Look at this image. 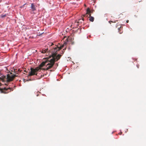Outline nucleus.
<instances>
[{
  "label": "nucleus",
  "instance_id": "obj_15",
  "mask_svg": "<svg viewBox=\"0 0 146 146\" xmlns=\"http://www.w3.org/2000/svg\"><path fill=\"white\" fill-rule=\"evenodd\" d=\"M82 20V21H84V18H83Z\"/></svg>",
  "mask_w": 146,
  "mask_h": 146
},
{
  "label": "nucleus",
  "instance_id": "obj_6",
  "mask_svg": "<svg viewBox=\"0 0 146 146\" xmlns=\"http://www.w3.org/2000/svg\"><path fill=\"white\" fill-rule=\"evenodd\" d=\"M90 11L89 8H88L87 10V13L86 15H84V17H86L87 16V15L90 14ZM89 16L90 17L89 18V20L91 22H93L94 20V18L92 17L91 16V14H90Z\"/></svg>",
  "mask_w": 146,
  "mask_h": 146
},
{
  "label": "nucleus",
  "instance_id": "obj_14",
  "mask_svg": "<svg viewBox=\"0 0 146 146\" xmlns=\"http://www.w3.org/2000/svg\"><path fill=\"white\" fill-rule=\"evenodd\" d=\"M53 44H53V43H51V45H50V46H52V45H53Z\"/></svg>",
  "mask_w": 146,
  "mask_h": 146
},
{
  "label": "nucleus",
  "instance_id": "obj_12",
  "mask_svg": "<svg viewBox=\"0 0 146 146\" xmlns=\"http://www.w3.org/2000/svg\"><path fill=\"white\" fill-rule=\"evenodd\" d=\"M137 66L138 68H139V64L137 65Z\"/></svg>",
  "mask_w": 146,
  "mask_h": 146
},
{
  "label": "nucleus",
  "instance_id": "obj_7",
  "mask_svg": "<svg viewBox=\"0 0 146 146\" xmlns=\"http://www.w3.org/2000/svg\"><path fill=\"white\" fill-rule=\"evenodd\" d=\"M36 6L34 3H32L31 7V8L32 11H34L36 10Z\"/></svg>",
  "mask_w": 146,
  "mask_h": 146
},
{
  "label": "nucleus",
  "instance_id": "obj_4",
  "mask_svg": "<svg viewBox=\"0 0 146 146\" xmlns=\"http://www.w3.org/2000/svg\"><path fill=\"white\" fill-rule=\"evenodd\" d=\"M64 37V38L63 39H65V38H66V40H67V41H66L64 42V44L62 45L60 47H55L54 48V50H56V51H57L58 50H59L62 48L65 45H66L67 44V42L69 41V40L70 39V37Z\"/></svg>",
  "mask_w": 146,
  "mask_h": 146
},
{
  "label": "nucleus",
  "instance_id": "obj_2",
  "mask_svg": "<svg viewBox=\"0 0 146 146\" xmlns=\"http://www.w3.org/2000/svg\"><path fill=\"white\" fill-rule=\"evenodd\" d=\"M17 76L15 75H10L9 74H8L7 76H4L0 73V78L3 82L6 81L8 82L11 81L13 80L15 77Z\"/></svg>",
  "mask_w": 146,
  "mask_h": 146
},
{
  "label": "nucleus",
  "instance_id": "obj_3",
  "mask_svg": "<svg viewBox=\"0 0 146 146\" xmlns=\"http://www.w3.org/2000/svg\"><path fill=\"white\" fill-rule=\"evenodd\" d=\"M40 69V68L38 67L35 68H31V71L29 72V74L28 76H31L34 75H36L37 74V72Z\"/></svg>",
  "mask_w": 146,
  "mask_h": 146
},
{
  "label": "nucleus",
  "instance_id": "obj_16",
  "mask_svg": "<svg viewBox=\"0 0 146 146\" xmlns=\"http://www.w3.org/2000/svg\"><path fill=\"white\" fill-rule=\"evenodd\" d=\"M122 133V132L121 133H120L119 134L121 135Z\"/></svg>",
  "mask_w": 146,
  "mask_h": 146
},
{
  "label": "nucleus",
  "instance_id": "obj_18",
  "mask_svg": "<svg viewBox=\"0 0 146 146\" xmlns=\"http://www.w3.org/2000/svg\"><path fill=\"white\" fill-rule=\"evenodd\" d=\"M42 34L43 35H44V33H43Z\"/></svg>",
  "mask_w": 146,
  "mask_h": 146
},
{
  "label": "nucleus",
  "instance_id": "obj_17",
  "mask_svg": "<svg viewBox=\"0 0 146 146\" xmlns=\"http://www.w3.org/2000/svg\"><path fill=\"white\" fill-rule=\"evenodd\" d=\"M111 22H112V21H111ZM110 21H109V23H110Z\"/></svg>",
  "mask_w": 146,
  "mask_h": 146
},
{
  "label": "nucleus",
  "instance_id": "obj_1",
  "mask_svg": "<svg viewBox=\"0 0 146 146\" xmlns=\"http://www.w3.org/2000/svg\"><path fill=\"white\" fill-rule=\"evenodd\" d=\"M55 59L54 58H52L50 60L47 59L45 61L42 62L40 65L39 68H40V70H41V67L44 66L46 65V68L44 69L45 70H48L51 68L55 63Z\"/></svg>",
  "mask_w": 146,
  "mask_h": 146
},
{
  "label": "nucleus",
  "instance_id": "obj_13",
  "mask_svg": "<svg viewBox=\"0 0 146 146\" xmlns=\"http://www.w3.org/2000/svg\"><path fill=\"white\" fill-rule=\"evenodd\" d=\"M129 21L128 20H127L126 21V22L127 23H128Z\"/></svg>",
  "mask_w": 146,
  "mask_h": 146
},
{
  "label": "nucleus",
  "instance_id": "obj_5",
  "mask_svg": "<svg viewBox=\"0 0 146 146\" xmlns=\"http://www.w3.org/2000/svg\"><path fill=\"white\" fill-rule=\"evenodd\" d=\"M11 88H4L3 89H0V91L1 93L7 94L11 91Z\"/></svg>",
  "mask_w": 146,
  "mask_h": 146
},
{
  "label": "nucleus",
  "instance_id": "obj_8",
  "mask_svg": "<svg viewBox=\"0 0 146 146\" xmlns=\"http://www.w3.org/2000/svg\"><path fill=\"white\" fill-rule=\"evenodd\" d=\"M61 56V55L58 54L57 56H56V58L53 57L52 58H54L55 59V61H56L60 59Z\"/></svg>",
  "mask_w": 146,
  "mask_h": 146
},
{
  "label": "nucleus",
  "instance_id": "obj_9",
  "mask_svg": "<svg viewBox=\"0 0 146 146\" xmlns=\"http://www.w3.org/2000/svg\"><path fill=\"white\" fill-rule=\"evenodd\" d=\"M119 32L120 34H121L123 32L122 30V27H121V26H120L119 28H118Z\"/></svg>",
  "mask_w": 146,
  "mask_h": 146
},
{
  "label": "nucleus",
  "instance_id": "obj_10",
  "mask_svg": "<svg viewBox=\"0 0 146 146\" xmlns=\"http://www.w3.org/2000/svg\"><path fill=\"white\" fill-rule=\"evenodd\" d=\"M48 49H43L41 52L42 53H46L47 52H48Z\"/></svg>",
  "mask_w": 146,
  "mask_h": 146
},
{
  "label": "nucleus",
  "instance_id": "obj_11",
  "mask_svg": "<svg viewBox=\"0 0 146 146\" xmlns=\"http://www.w3.org/2000/svg\"><path fill=\"white\" fill-rule=\"evenodd\" d=\"M6 16V14L3 15L2 14L1 15V17L2 18H3L4 17H5Z\"/></svg>",
  "mask_w": 146,
  "mask_h": 146
}]
</instances>
